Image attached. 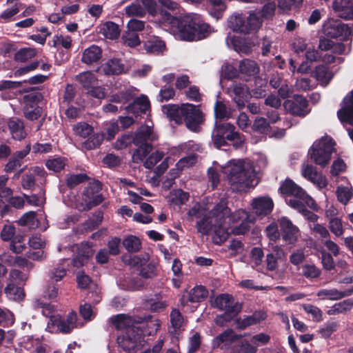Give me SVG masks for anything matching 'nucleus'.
<instances>
[{
	"label": "nucleus",
	"mask_w": 353,
	"mask_h": 353,
	"mask_svg": "<svg viewBox=\"0 0 353 353\" xmlns=\"http://www.w3.org/2000/svg\"><path fill=\"white\" fill-rule=\"evenodd\" d=\"M161 22L163 26L175 28L176 35L183 41H198L208 37L210 26L203 22L200 15L186 14L180 18L172 15L168 11H161Z\"/></svg>",
	"instance_id": "obj_1"
},
{
	"label": "nucleus",
	"mask_w": 353,
	"mask_h": 353,
	"mask_svg": "<svg viewBox=\"0 0 353 353\" xmlns=\"http://www.w3.org/2000/svg\"><path fill=\"white\" fill-rule=\"evenodd\" d=\"M274 3L268 2L258 12H252L248 17L243 13H234L228 19V26L232 31L244 34L254 33L262 26L263 19L272 17L275 12Z\"/></svg>",
	"instance_id": "obj_2"
},
{
	"label": "nucleus",
	"mask_w": 353,
	"mask_h": 353,
	"mask_svg": "<svg viewBox=\"0 0 353 353\" xmlns=\"http://www.w3.org/2000/svg\"><path fill=\"white\" fill-rule=\"evenodd\" d=\"M157 139L148 125L141 126L134 134H125L119 137L114 144L117 150L130 148L132 154H151L154 151V142Z\"/></svg>",
	"instance_id": "obj_3"
},
{
	"label": "nucleus",
	"mask_w": 353,
	"mask_h": 353,
	"mask_svg": "<svg viewBox=\"0 0 353 353\" xmlns=\"http://www.w3.org/2000/svg\"><path fill=\"white\" fill-rule=\"evenodd\" d=\"M225 172L233 190L241 191L250 185V173L245 168L243 160H230L225 168Z\"/></svg>",
	"instance_id": "obj_4"
},
{
	"label": "nucleus",
	"mask_w": 353,
	"mask_h": 353,
	"mask_svg": "<svg viewBox=\"0 0 353 353\" xmlns=\"http://www.w3.org/2000/svg\"><path fill=\"white\" fill-rule=\"evenodd\" d=\"M211 305L212 307L225 311L223 314L216 316L215 322L218 325L231 321L241 309V306L235 302L233 296L229 294L218 295L213 301H211Z\"/></svg>",
	"instance_id": "obj_5"
},
{
	"label": "nucleus",
	"mask_w": 353,
	"mask_h": 353,
	"mask_svg": "<svg viewBox=\"0 0 353 353\" xmlns=\"http://www.w3.org/2000/svg\"><path fill=\"white\" fill-rule=\"evenodd\" d=\"M117 341L119 347L128 353H136L145 343L143 333L137 327L127 328L123 334L118 336Z\"/></svg>",
	"instance_id": "obj_6"
},
{
	"label": "nucleus",
	"mask_w": 353,
	"mask_h": 353,
	"mask_svg": "<svg viewBox=\"0 0 353 353\" xmlns=\"http://www.w3.org/2000/svg\"><path fill=\"white\" fill-rule=\"evenodd\" d=\"M102 187L103 184L100 181L94 179L84 188L83 196L85 202V210H90L94 207L103 203L104 196L101 193Z\"/></svg>",
	"instance_id": "obj_7"
},
{
	"label": "nucleus",
	"mask_w": 353,
	"mask_h": 353,
	"mask_svg": "<svg viewBox=\"0 0 353 353\" xmlns=\"http://www.w3.org/2000/svg\"><path fill=\"white\" fill-rule=\"evenodd\" d=\"M235 130L236 127L230 123L216 121L212 132L214 146L217 149H220L223 146L228 145L227 137L233 134Z\"/></svg>",
	"instance_id": "obj_8"
},
{
	"label": "nucleus",
	"mask_w": 353,
	"mask_h": 353,
	"mask_svg": "<svg viewBox=\"0 0 353 353\" xmlns=\"http://www.w3.org/2000/svg\"><path fill=\"white\" fill-rule=\"evenodd\" d=\"M186 107L183 120L185 126L192 132H200L201 125L205 121L204 114L199 106L195 105L188 103Z\"/></svg>",
	"instance_id": "obj_9"
},
{
	"label": "nucleus",
	"mask_w": 353,
	"mask_h": 353,
	"mask_svg": "<svg viewBox=\"0 0 353 353\" xmlns=\"http://www.w3.org/2000/svg\"><path fill=\"white\" fill-rule=\"evenodd\" d=\"M283 106L294 116L303 117L310 112L308 108V101L305 97L299 94H294L292 99L285 100Z\"/></svg>",
	"instance_id": "obj_10"
},
{
	"label": "nucleus",
	"mask_w": 353,
	"mask_h": 353,
	"mask_svg": "<svg viewBox=\"0 0 353 353\" xmlns=\"http://www.w3.org/2000/svg\"><path fill=\"white\" fill-rule=\"evenodd\" d=\"M203 149L201 144L195 143L194 141L181 143L177 147H173L167 152L156 149L151 154H196V153H202Z\"/></svg>",
	"instance_id": "obj_11"
},
{
	"label": "nucleus",
	"mask_w": 353,
	"mask_h": 353,
	"mask_svg": "<svg viewBox=\"0 0 353 353\" xmlns=\"http://www.w3.org/2000/svg\"><path fill=\"white\" fill-rule=\"evenodd\" d=\"M77 314L74 311L68 313L65 318L61 316H54L52 319V323L59 332L67 334L72 332L76 327L77 321Z\"/></svg>",
	"instance_id": "obj_12"
},
{
	"label": "nucleus",
	"mask_w": 353,
	"mask_h": 353,
	"mask_svg": "<svg viewBox=\"0 0 353 353\" xmlns=\"http://www.w3.org/2000/svg\"><path fill=\"white\" fill-rule=\"evenodd\" d=\"M336 142L329 136H325L314 142L307 154H332L336 152Z\"/></svg>",
	"instance_id": "obj_13"
},
{
	"label": "nucleus",
	"mask_w": 353,
	"mask_h": 353,
	"mask_svg": "<svg viewBox=\"0 0 353 353\" xmlns=\"http://www.w3.org/2000/svg\"><path fill=\"white\" fill-rule=\"evenodd\" d=\"M303 176L316 185L318 188L322 189L327 187V180L321 172H318L316 168L311 164L303 163L302 165Z\"/></svg>",
	"instance_id": "obj_14"
},
{
	"label": "nucleus",
	"mask_w": 353,
	"mask_h": 353,
	"mask_svg": "<svg viewBox=\"0 0 353 353\" xmlns=\"http://www.w3.org/2000/svg\"><path fill=\"white\" fill-rule=\"evenodd\" d=\"M337 117L342 123L353 126V90L343 99L342 106L337 111Z\"/></svg>",
	"instance_id": "obj_15"
},
{
	"label": "nucleus",
	"mask_w": 353,
	"mask_h": 353,
	"mask_svg": "<svg viewBox=\"0 0 353 353\" xmlns=\"http://www.w3.org/2000/svg\"><path fill=\"white\" fill-rule=\"evenodd\" d=\"M150 108L151 105L148 97L145 94H141L134 99L132 102L125 108V110L128 114H132L137 117L145 114Z\"/></svg>",
	"instance_id": "obj_16"
},
{
	"label": "nucleus",
	"mask_w": 353,
	"mask_h": 353,
	"mask_svg": "<svg viewBox=\"0 0 353 353\" xmlns=\"http://www.w3.org/2000/svg\"><path fill=\"white\" fill-rule=\"evenodd\" d=\"M325 34L331 38L337 39L341 37H348L353 34V30L347 24L340 21L330 22L325 28Z\"/></svg>",
	"instance_id": "obj_17"
},
{
	"label": "nucleus",
	"mask_w": 353,
	"mask_h": 353,
	"mask_svg": "<svg viewBox=\"0 0 353 353\" xmlns=\"http://www.w3.org/2000/svg\"><path fill=\"white\" fill-rule=\"evenodd\" d=\"M283 239L289 244L294 243L298 239L299 228L287 217L279 220Z\"/></svg>",
	"instance_id": "obj_18"
},
{
	"label": "nucleus",
	"mask_w": 353,
	"mask_h": 353,
	"mask_svg": "<svg viewBox=\"0 0 353 353\" xmlns=\"http://www.w3.org/2000/svg\"><path fill=\"white\" fill-rule=\"evenodd\" d=\"M188 104L183 103L181 106L172 103L163 105L162 111L170 121H174L176 125H181L183 123L186 105Z\"/></svg>",
	"instance_id": "obj_19"
},
{
	"label": "nucleus",
	"mask_w": 353,
	"mask_h": 353,
	"mask_svg": "<svg viewBox=\"0 0 353 353\" xmlns=\"http://www.w3.org/2000/svg\"><path fill=\"white\" fill-rule=\"evenodd\" d=\"M252 208L257 216H265L270 214L274 208V202L269 196H259L253 199Z\"/></svg>",
	"instance_id": "obj_20"
},
{
	"label": "nucleus",
	"mask_w": 353,
	"mask_h": 353,
	"mask_svg": "<svg viewBox=\"0 0 353 353\" xmlns=\"http://www.w3.org/2000/svg\"><path fill=\"white\" fill-rule=\"evenodd\" d=\"M241 339V335L234 334L231 340V353H256L257 348L248 341Z\"/></svg>",
	"instance_id": "obj_21"
},
{
	"label": "nucleus",
	"mask_w": 353,
	"mask_h": 353,
	"mask_svg": "<svg viewBox=\"0 0 353 353\" xmlns=\"http://www.w3.org/2000/svg\"><path fill=\"white\" fill-rule=\"evenodd\" d=\"M279 192L286 196H294L298 199H304L306 192L296 185L292 179H286L280 185Z\"/></svg>",
	"instance_id": "obj_22"
},
{
	"label": "nucleus",
	"mask_w": 353,
	"mask_h": 353,
	"mask_svg": "<svg viewBox=\"0 0 353 353\" xmlns=\"http://www.w3.org/2000/svg\"><path fill=\"white\" fill-rule=\"evenodd\" d=\"M332 8L338 16L345 20L353 19V2L352 0H334Z\"/></svg>",
	"instance_id": "obj_23"
},
{
	"label": "nucleus",
	"mask_w": 353,
	"mask_h": 353,
	"mask_svg": "<svg viewBox=\"0 0 353 353\" xmlns=\"http://www.w3.org/2000/svg\"><path fill=\"white\" fill-rule=\"evenodd\" d=\"M232 92L234 94L233 101L238 109H243L250 99V93L248 88L246 85L239 83L234 85Z\"/></svg>",
	"instance_id": "obj_24"
},
{
	"label": "nucleus",
	"mask_w": 353,
	"mask_h": 353,
	"mask_svg": "<svg viewBox=\"0 0 353 353\" xmlns=\"http://www.w3.org/2000/svg\"><path fill=\"white\" fill-rule=\"evenodd\" d=\"M101 69L106 76L119 75L125 73V65L121 60L117 58L108 59L102 64Z\"/></svg>",
	"instance_id": "obj_25"
},
{
	"label": "nucleus",
	"mask_w": 353,
	"mask_h": 353,
	"mask_svg": "<svg viewBox=\"0 0 353 353\" xmlns=\"http://www.w3.org/2000/svg\"><path fill=\"white\" fill-rule=\"evenodd\" d=\"M8 127L12 137L15 140L21 141L27 135L23 121L18 118H10L8 121Z\"/></svg>",
	"instance_id": "obj_26"
},
{
	"label": "nucleus",
	"mask_w": 353,
	"mask_h": 353,
	"mask_svg": "<svg viewBox=\"0 0 353 353\" xmlns=\"http://www.w3.org/2000/svg\"><path fill=\"white\" fill-rule=\"evenodd\" d=\"M267 314L264 311H255L252 315L246 316L243 319H238L236 320L237 327L239 330H245L246 327L259 323L265 320Z\"/></svg>",
	"instance_id": "obj_27"
},
{
	"label": "nucleus",
	"mask_w": 353,
	"mask_h": 353,
	"mask_svg": "<svg viewBox=\"0 0 353 353\" xmlns=\"http://www.w3.org/2000/svg\"><path fill=\"white\" fill-rule=\"evenodd\" d=\"M102 57V50L97 45H92L84 50L81 61L87 65L97 63Z\"/></svg>",
	"instance_id": "obj_28"
},
{
	"label": "nucleus",
	"mask_w": 353,
	"mask_h": 353,
	"mask_svg": "<svg viewBox=\"0 0 353 353\" xmlns=\"http://www.w3.org/2000/svg\"><path fill=\"white\" fill-rule=\"evenodd\" d=\"M312 77L320 81L321 85L326 86L334 77V74L329 70L325 65H317L312 72Z\"/></svg>",
	"instance_id": "obj_29"
},
{
	"label": "nucleus",
	"mask_w": 353,
	"mask_h": 353,
	"mask_svg": "<svg viewBox=\"0 0 353 353\" xmlns=\"http://www.w3.org/2000/svg\"><path fill=\"white\" fill-rule=\"evenodd\" d=\"M251 129L253 132L261 134L262 139L265 140L266 136L271 132L272 128L267 119L256 117L251 126Z\"/></svg>",
	"instance_id": "obj_30"
},
{
	"label": "nucleus",
	"mask_w": 353,
	"mask_h": 353,
	"mask_svg": "<svg viewBox=\"0 0 353 353\" xmlns=\"http://www.w3.org/2000/svg\"><path fill=\"white\" fill-rule=\"evenodd\" d=\"M99 33L107 39L114 40L119 37L121 30L117 23L109 21L101 26Z\"/></svg>",
	"instance_id": "obj_31"
},
{
	"label": "nucleus",
	"mask_w": 353,
	"mask_h": 353,
	"mask_svg": "<svg viewBox=\"0 0 353 353\" xmlns=\"http://www.w3.org/2000/svg\"><path fill=\"white\" fill-rule=\"evenodd\" d=\"M6 296L14 301H21L25 299L26 293L23 287L9 283L4 289Z\"/></svg>",
	"instance_id": "obj_32"
},
{
	"label": "nucleus",
	"mask_w": 353,
	"mask_h": 353,
	"mask_svg": "<svg viewBox=\"0 0 353 353\" xmlns=\"http://www.w3.org/2000/svg\"><path fill=\"white\" fill-rule=\"evenodd\" d=\"M143 47L147 53L158 55L165 50V43L157 37H153L144 41Z\"/></svg>",
	"instance_id": "obj_33"
},
{
	"label": "nucleus",
	"mask_w": 353,
	"mask_h": 353,
	"mask_svg": "<svg viewBox=\"0 0 353 353\" xmlns=\"http://www.w3.org/2000/svg\"><path fill=\"white\" fill-rule=\"evenodd\" d=\"M239 71L242 74L248 77H253L259 74V67L257 63L251 59H245L240 61Z\"/></svg>",
	"instance_id": "obj_34"
},
{
	"label": "nucleus",
	"mask_w": 353,
	"mask_h": 353,
	"mask_svg": "<svg viewBox=\"0 0 353 353\" xmlns=\"http://www.w3.org/2000/svg\"><path fill=\"white\" fill-rule=\"evenodd\" d=\"M208 290L203 285H196L189 292L188 301L190 303H201L208 296Z\"/></svg>",
	"instance_id": "obj_35"
},
{
	"label": "nucleus",
	"mask_w": 353,
	"mask_h": 353,
	"mask_svg": "<svg viewBox=\"0 0 353 353\" xmlns=\"http://www.w3.org/2000/svg\"><path fill=\"white\" fill-rule=\"evenodd\" d=\"M208 2L209 14L216 20L221 19L226 9L225 0H208Z\"/></svg>",
	"instance_id": "obj_36"
},
{
	"label": "nucleus",
	"mask_w": 353,
	"mask_h": 353,
	"mask_svg": "<svg viewBox=\"0 0 353 353\" xmlns=\"http://www.w3.org/2000/svg\"><path fill=\"white\" fill-rule=\"evenodd\" d=\"M141 3L144 7L145 11L146 10L150 15L157 17L158 23L161 26H163V22H161V12L165 10L162 8H159L155 0H141Z\"/></svg>",
	"instance_id": "obj_37"
},
{
	"label": "nucleus",
	"mask_w": 353,
	"mask_h": 353,
	"mask_svg": "<svg viewBox=\"0 0 353 353\" xmlns=\"http://www.w3.org/2000/svg\"><path fill=\"white\" fill-rule=\"evenodd\" d=\"M123 246L130 253L138 252L142 248L140 239L134 235L127 236L122 242Z\"/></svg>",
	"instance_id": "obj_38"
},
{
	"label": "nucleus",
	"mask_w": 353,
	"mask_h": 353,
	"mask_svg": "<svg viewBox=\"0 0 353 353\" xmlns=\"http://www.w3.org/2000/svg\"><path fill=\"white\" fill-rule=\"evenodd\" d=\"M214 243L217 245L223 243L230 236V232L228 229L223 226L222 221H219L217 225H214Z\"/></svg>",
	"instance_id": "obj_39"
},
{
	"label": "nucleus",
	"mask_w": 353,
	"mask_h": 353,
	"mask_svg": "<svg viewBox=\"0 0 353 353\" xmlns=\"http://www.w3.org/2000/svg\"><path fill=\"white\" fill-rule=\"evenodd\" d=\"M88 180L89 176L85 173L68 174L65 178V185L68 188L73 189Z\"/></svg>",
	"instance_id": "obj_40"
},
{
	"label": "nucleus",
	"mask_w": 353,
	"mask_h": 353,
	"mask_svg": "<svg viewBox=\"0 0 353 353\" xmlns=\"http://www.w3.org/2000/svg\"><path fill=\"white\" fill-rule=\"evenodd\" d=\"M76 80L79 81L85 89L89 90L93 88L92 85L97 79L92 72L86 71L77 75Z\"/></svg>",
	"instance_id": "obj_41"
},
{
	"label": "nucleus",
	"mask_w": 353,
	"mask_h": 353,
	"mask_svg": "<svg viewBox=\"0 0 353 353\" xmlns=\"http://www.w3.org/2000/svg\"><path fill=\"white\" fill-rule=\"evenodd\" d=\"M214 112L216 121H223L231 117L230 111L226 105L221 101H216Z\"/></svg>",
	"instance_id": "obj_42"
},
{
	"label": "nucleus",
	"mask_w": 353,
	"mask_h": 353,
	"mask_svg": "<svg viewBox=\"0 0 353 353\" xmlns=\"http://www.w3.org/2000/svg\"><path fill=\"white\" fill-rule=\"evenodd\" d=\"M28 94L23 96V101L27 105L33 106V104H37L41 101L43 95L35 88H31L30 90H23Z\"/></svg>",
	"instance_id": "obj_43"
},
{
	"label": "nucleus",
	"mask_w": 353,
	"mask_h": 353,
	"mask_svg": "<svg viewBox=\"0 0 353 353\" xmlns=\"http://www.w3.org/2000/svg\"><path fill=\"white\" fill-rule=\"evenodd\" d=\"M316 295L319 297L327 298L330 300L337 301L345 297L344 291H340L336 288L332 289H321Z\"/></svg>",
	"instance_id": "obj_44"
},
{
	"label": "nucleus",
	"mask_w": 353,
	"mask_h": 353,
	"mask_svg": "<svg viewBox=\"0 0 353 353\" xmlns=\"http://www.w3.org/2000/svg\"><path fill=\"white\" fill-rule=\"evenodd\" d=\"M68 163V159L63 157H58L57 158L48 159L46 162V166L50 170L54 172H59L64 169Z\"/></svg>",
	"instance_id": "obj_45"
},
{
	"label": "nucleus",
	"mask_w": 353,
	"mask_h": 353,
	"mask_svg": "<svg viewBox=\"0 0 353 353\" xmlns=\"http://www.w3.org/2000/svg\"><path fill=\"white\" fill-rule=\"evenodd\" d=\"M212 219L210 216H204L200 221L196 222L197 232L203 235L208 234L214 228Z\"/></svg>",
	"instance_id": "obj_46"
},
{
	"label": "nucleus",
	"mask_w": 353,
	"mask_h": 353,
	"mask_svg": "<svg viewBox=\"0 0 353 353\" xmlns=\"http://www.w3.org/2000/svg\"><path fill=\"white\" fill-rule=\"evenodd\" d=\"M170 201L176 205H181L185 204L189 200L190 194L188 192L183 191L181 189L173 190L170 192Z\"/></svg>",
	"instance_id": "obj_47"
},
{
	"label": "nucleus",
	"mask_w": 353,
	"mask_h": 353,
	"mask_svg": "<svg viewBox=\"0 0 353 353\" xmlns=\"http://www.w3.org/2000/svg\"><path fill=\"white\" fill-rule=\"evenodd\" d=\"M148 260L149 256L148 254L143 257L137 255L123 256V261L125 264L134 268L137 267L139 268H140L141 266L145 265V263H148Z\"/></svg>",
	"instance_id": "obj_48"
},
{
	"label": "nucleus",
	"mask_w": 353,
	"mask_h": 353,
	"mask_svg": "<svg viewBox=\"0 0 353 353\" xmlns=\"http://www.w3.org/2000/svg\"><path fill=\"white\" fill-rule=\"evenodd\" d=\"M227 137L228 141L231 143L230 145H232L234 149L242 150L245 147V137L243 134L234 131L233 134Z\"/></svg>",
	"instance_id": "obj_49"
},
{
	"label": "nucleus",
	"mask_w": 353,
	"mask_h": 353,
	"mask_svg": "<svg viewBox=\"0 0 353 353\" xmlns=\"http://www.w3.org/2000/svg\"><path fill=\"white\" fill-rule=\"evenodd\" d=\"M28 277L29 274L27 272L14 269L10 272V283H13L17 285H23Z\"/></svg>",
	"instance_id": "obj_50"
},
{
	"label": "nucleus",
	"mask_w": 353,
	"mask_h": 353,
	"mask_svg": "<svg viewBox=\"0 0 353 353\" xmlns=\"http://www.w3.org/2000/svg\"><path fill=\"white\" fill-rule=\"evenodd\" d=\"M230 211L231 210L227 206V204L221 201L214 205L211 213L213 216L222 220L230 213Z\"/></svg>",
	"instance_id": "obj_51"
},
{
	"label": "nucleus",
	"mask_w": 353,
	"mask_h": 353,
	"mask_svg": "<svg viewBox=\"0 0 353 353\" xmlns=\"http://www.w3.org/2000/svg\"><path fill=\"white\" fill-rule=\"evenodd\" d=\"M336 194L338 201L343 205H346L352 196L350 189L342 185L336 188Z\"/></svg>",
	"instance_id": "obj_52"
},
{
	"label": "nucleus",
	"mask_w": 353,
	"mask_h": 353,
	"mask_svg": "<svg viewBox=\"0 0 353 353\" xmlns=\"http://www.w3.org/2000/svg\"><path fill=\"white\" fill-rule=\"evenodd\" d=\"M157 267L152 263H145V265L141 266L139 268V275L144 279H152L157 276Z\"/></svg>",
	"instance_id": "obj_53"
},
{
	"label": "nucleus",
	"mask_w": 353,
	"mask_h": 353,
	"mask_svg": "<svg viewBox=\"0 0 353 353\" xmlns=\"http://www.w3.org/2000/svg\"><path fill=\"white\" fill-rule=\"evenodd\" d=\"M103 140L104 137L101 133L94 134L83 143V148L87 150L95 149L100 146Z\"/></svg>",
	"instance_id": "obj_54"
},
{
	"label": "nucleus",
	"mask_w": 353,
	"mask_h": 353,
	"mask_svg": "<svg viewBox=\"0 0 353 353\" xmlns=\"http://www.w3.org/2000/svg\"><path fill=\"white\" fill-rule=\"evenodd\" d=\"M303 275L307 279L319 278L321 271L314 264H305L302 267Z\"/></svg>",
	"instance_id": "obj_55"
},
{
	"label": "nucleus",
	"mask_w": 353,
	"mask_h": 353,
	"mask_svg": "<svg viewBox=\"0 0 353 353\" xmlns=\"http://www.w3.org/2000/svg\"><path fill=\"white\" fill-rule=\"evenodd\" d=\"M328 228L338 237L343 235L344 232L342 221L339 218H330Z\"/></svg>",
	"instance_id": "obj_56"
},
{
	"label": "nucleus",
	"mask_w": 353,
	"mask_h": 353,
	"mask_svg": "<svg viewBox=\"0 0 353 353\" xmlns=\"http://www.w3.org/2000/svg\"><path fill=\"white\" fill-rule=\"evenodd\" d=\"M125 14L129 16L143 17L145 14V9L138 3H132L125 8Z\"/></svg>",
	"instance_id": "obj_57"
},
{
	"label": "nucleus",
	"mask_w": 353,
	"mask_h": 353,
	"mask_svg": "<svg viewBox=\"0 0 353 353\" xmlns=\"http://www.w3.org/2000/svg\"><path fill=\"white\" fill-rule=\"evenodd\" d=\"M35 50L32 48H21L14 54V59L17 61L26 62L28 59L34 57Z\"/></svg>",
	"instance_id": "obj_58"
},
{
	"label": "nucleus",
	"mask_w": 353,
	"mask_h": 353,
	"mask_svg": "<svg viewBox=\"0 0 353 353\" xmlns=\"http://www.w3.org/2000/svg\"><path fill=\"white\" fill-rule=\"evenodd\" d=\"M74 131L75 134L85 138L92 134L93 128L85 122H80L74 126Z\"/></svg>",
	"instance_id": "obj_59"
},
{
	"label": "nucleus",
	"mask_w": 353,
	"mask_h": 353,
	"mask_svg": "<svg viewBox=\"0 0 353 353\" xmlns=\"http://www.w3.org/2000/svg\"><path fill=\"white\" fill-rule=\"evenodd\" d=\"M303 308L304 311L312 315L313 321L320 322L322 321L323 312L316 306L311 304L303 305Z\"/></svg>",
	"instance_id": "obj_60"
},
{
	"label": "nucleus",
	"mask_w": 353,
	"mask_h": 353,
	"mask_svg": "<svg viewBox=\"0 0 353 353\" xmlns=\"http://www.w3.org/2000/svg\"><path fill=\"white\" fill-rule=\"evenodd\" d=\"M339 324L336 321H329L325 323L323 327L319 330V333L325 339H328L336 331Z\"/></svg>",
	"instance_id": "obj_61"
},
{
	"label": "nucleus",
	"mask_w": 353,
	"mask_h": 353,
	"mask_svg": "<svg viewBox=\"0 0 353 353\" xmlns=\"http://www.w3.org/2000/svg\"><path fill=\"white\" fill-rule=\"evenodd\" d=\"M119 127L117 123L113 122L110 123L107 127L103 129V131L101 132L103 134L104 139L110 141L114 138L116 134L119 132Z\"/></svg>",
	"instance_id": "obj_62"
},
{
	"label": "nucleus",
	"mask_w": 353,
	"mask_h": 353,
	"mask_svg": "<svg viewBox=\"0 0 353 353\" xmlns=\"http://www.w3.org/2000/svg\"><path fill=\"white\" fill-rule=\"evenodd\" d=\"M110 321L112 325L117 330H121L128 326V316L124 314L112 316Z\"/></svg>",
	"instance_id": "obj_63"
},
{
	"label": "nucleus",
	"mask_w": 353,
	"mask_h": 353,
	"mask_svg": "<svg viewBox=\"0 0 353 353\" xmlns=\"http://www.w3.org/2000/svg\"><path fill=\"white\" fill-rule=\"evenodd\" d=\"M227 216L232 223H238L242 222L243 220L249 219V215L245 210L242 209H239L232 213L230 212Z\"/></svg>",
	"instance_id": "obj_64"
}]
</instances>
